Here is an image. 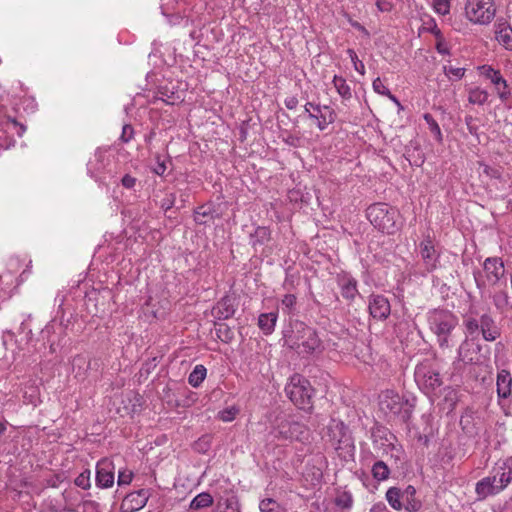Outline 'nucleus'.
<instances>
[{"label":"nucleus","instance_id":"nucleus-1","mask_svg":"<svg viewBox=\"0 0 512 512\" xmlns=\"http://www.w3.org/2000/svg\"><path fill=\"white\" fill-rule=\"evenodd\" d=\"M512 482V456L498 460L488 476L475 485L477 500L483 501L504 491Z\"/></svg>","mask_w":512,"mask_h":512},{"label":"nucleus","instance_id":"nucleus-2","mask_svg":"<svg viewBox=\"0 0 512 512\" xmlns=\"http://www.w3.org/2000/svg\"><path fill=\"white\" fill-rule=\"evenodd\" d=\"M414 378L418 388L431 400L439 395L443 381L433 360L420 362L415 367Z\"/></svg>","mask_w":512,"mask_h":512},{"label":"nucleus","instance_id":"nucleus-3","mask_svg":"<svg viewBox=\"0 0 512 512\" xmlns=\"http://www.w3.org/2000/svg\"><path fill=\"white\" fill-rule=\"evenodd\" d=\"M327 437L330 445L337 455L344 459H350L354 454V444L347 426L338 420H332L327 426Z\"/></svg>","mask_w":512,"mask_h":512},{"label":"nucleus","instance_id":"nucleus-4","mask_svg":"<svg viewBox=\"0 0 512 512\" xmlns=\"http://www.w3.org/2000/svg\"><path fill=\"white\" fill-rule=\"evenodd\" d=\"M430 330L441 347L448 346V338L458 324L457 317L448 310H432L427 315Z\"/></svg>","mask_w":512,"mask_h":512},{"label":"nucleus","instance_id":"nucleus-5","mask_svg":"<svg viewBox=\"0 0 512 512\" xmlns=\"http://www.w3.org/2000/svg\"><path fill=\"white\" fill-rule=\"evenodd\" d=\"M398 216V211L385 203H376L367 209V217L371 224L387 234H394L399 229Z\"/></svg>","mask_w":512,"mask_h":512},{"label":"nucleus","instance_id":"nucleus-6","mask_svg":"<svg viewBox=\"0 0 512 512\" xmlns=\"http://www.w3.org/2000/svg\"><path fill=\"white\" fill-rule=\"evenodd\" d=\"M287 397L300 409H307L311 404L312 387L300 374H293L285 386Z\"/></svg>","mask_w":512,"mask_h":512},{"label":"nucleus","instance_id":"nucleus-7","mask_svg":"<svg viewBox=\"0 0 512 512\" xmlns=\"http://www.w3.org/2000/svg\"><path fill=\"white\" fill-rule=\"evenodd\" d=\"M381 411L387 416H399L406 421L410 417L412 405L393 390H385L379 396Z\"/></svg>","mask_w":512,"mask_h":512},{"label":"nucleus","instance_id":"nucleus-8","mask_svg":"<svg viewBox=\"0 0 512 512\" xmlns=\"http://www.w3.org/2000/svg\"><path fill=\"white\" fill-rule=\"evenodd\" d=\"M465 17L473 24L487 25L496 15L494 0H467L465 3Z\"/></svg>","mask_w":512,"mask_h":512},{"label":"nucleus","instance_id":"nucleus-9","mask_svg":"<svg viewBox=\"0 0 512 512\" xmlns=\"http://www.w3.org/2000/svg\"><path fill=\"white\" fill-rule=\"evenodd\" d=\"M273 433L278 439L290 441H302L308 436V430L305 425L294 421L291 417L286 415L276 418Z\"/></svg>","mask_w":512,"mask_h":512},{"label":"nucleus","instance_id":"nucleus-10","mask_svg":"<svg viewBox=\"0 0 512 512\" xmlns=\"http://www.w3.org/2000/svg\"><path fill=\"white\" fill-rule=\"evenodd\" d=\"M26 128L15 116L0 107V148H9L15 136H22Z\"/></svg>","mask_w":512,"mask_h":512},{"label":"nucleus","instance_id":"nucleus-11","mask_svg":"<svg viewBox=\"0 0 512 512\" xmlns=\"http://www.w3.org/2000/svg\"><path fill=\"white\" fill-rule=\"evenodd\" d=\"M483 270L486 280L480 279V272L474 273L476 285L479 289L486 287V284L496 285L505 275L504 262L500 257H488L483 262Z\"/></svg>","mask_w":512,"mask_h":512},{"label":"nucleus","instance_id":"nucleus-12","mask_svg":"<svg viewBox=\"0 0 512 512\" xmlns=\"http://www.w3.org/2000/svg\"><path fill=\"white\" fill-rule=\"evenodd\" d=\"M479 70L481 75L493 85L500 102L505 105L509 104L512 100V90L501 72L489 65H483L479 67Z\"/></svg>","mask_w":512,"mask_h":512},{"label":"nucleus","instance_id":"nucleus-13","mask_svg":"<svg viewBox=\"0 0 512 512\" xmlns=\"http://www.w3.org/2000/svg\"><path fill=\"white\" fill-rule=\"evenodd\" d=\"M394 440L393 434L385 427L378 426L372 431L373 447L383 454L391 453L392 457L399 458L402 449L401 446L394 444Z\"/></svg>","mask_w":512,"mask_h":512},{"label":"nucleus","instance_id":"nucleus-14","mask_svg":"<svg viewBox=\"0 0 512 512\" xmlns=\"http://www.w3.org/2000/svg\"><path fill=\"white\" fill-rule=\"evenodd\" d=\"M419 255L425 273H431L439 267L440 252L435 248L430 237L419 244Z\"/></svg>","mask_w":512,"mask_h":512},{"label":"nucleus","instance_id":"nucleus-15","mask_svg":"<svg viewBox=\"0 0 512 512\" xmlns=\"http://www.w3.org/2000/svg\"><path fill=\"white\" fill-rule=\"evenodd\" d=\"M301 336L294 343L299 353L312 354L321 350V341L314 329L301 325Z\"/></svg>","mask_w":512,"mask_h":512},{"label":"nucleus","instance_id":"nucleus-16","mask_svg":"<svg viewBox=\"0 0 512 512\" xmlns=\"http://www.w3.org/2000/svg\"><path fill=\"white\" fill-rule=\"evenodd\" d=\"M114 464L111 460L103 458L96 465V485L99 488L107 489L114 484Z\"/></svg>","mask_w":512,"mask_h":512},{"label":"nucleus","instance_id":"nucleus-17","mask_svg":"<svg viewBox=\"0 0 512 512\" xmlns=\"http://www.w3.org/2000/svg\"><path fill=\"white\" fill-rule=\"evenodd\" d=\"M150 497L149 489H140L129 493L121 503L122 512H136L142 509Z\"/></svg>","mask_w":512,"mask_h":512},{"label":"nucleus","instance_id":"nucleus-18","mask_svg":"<svg viewBox=\"0 0 512 512\" xmlns=\"http://www.w3.org/2000/svg\"><path fill=\"white\" fill-rule=\"evenodd\" d=\"M370 315L378 320H385L391 312V307L388 299L379 294H373L369 297L368 304Z\"/></svg>","mask_w":512,"mask_h":512},{"label":"nucleus","instance_id":"nucleus-19","mask_svg":"<svg viewBox=\"0 0 512 512\" xmlns=\"http://www.w3.org/2000/svg\"><path fill=\"white\" fill-rule=\"evenodd\" d=\"M308 117L316 121L318 129L323 131L335 121L336 114L330 106L320 105L315 107V111H312Z\"/></svg>","mask_w":512,"mask_h":512},{"label":"nucleus","instance_id":"nucleus-20","mask_svg":"<svg viewBox=\"0 0 512 512\" xmlns=\"http://www.w3.org/2000/svg\"><path fill=\"white\" fill-rule=\"evenodd\" d=\"M15 272L10 270L0 274V302L11 298L14 290L19 286Z\"/></svg>","mask_w":512,"mask_h":512},{"label":"nucleus","instance_id":"nucleus-21","mask_svg":"<svg viewBox=\"0 0 512 512\" xmlns=\"http://www.w3.org/2000/svg\"><path fill=\"white\" fill-rule=\"evenodd\" d=\"M497 396L499 399H508L512 394V376L509 371L502 369L497 373Z\"/></svg>","mask_w":512,"mask_h":512},{"label":"nucleus","instance_id":"nucleus-22","mask_svg":"<svg viewBox=\"0 0 512 512\" xmlns=\"http://www.w3.org/2000/svg\"><path fill=\"white\" fill-rule=\"evenodd\" d=\"M480 330L486 341H494L500 336L498 327L488 314H483L480 317Z\"/></svg>","mask_w":512,"mask_h":512},{"label":"nucleus","instance_id":"nucleus-23","mask_svg":"<svg viewBox=\"0 0 512 512\" xmlns=\"http://www.w3.org/2000/svg\"><path fill=\"white\" fill-rule=\"evenodd\" d=\"M234 313L235 308L229 297L222 298L212 310V314L218 320L229 319Z\"/></svg>","mask_w":512,"mask_h":512},{"label":"nucleus","instance_id":"nucleus-24","mask_svg":"<svg viewBox=\"0 0 512 512\" xmlns=\"http://www.w3.org/2000/svg\"><path fill=\"white\" fill-rule=\"evenodd\" d=\"M495 34L498 43L512 51V27L507 22H499L496 25Z\"/></svg>","mask_w":512,"mask_h":512},{"label":"nucleus","instance_id":"nucleus-25","mask_svg":"<svg viewBox=\"0 0 512 512\" xmlns=\"http://www.w3.org/2000/svg\"><path fill=\"white\" fill-rule=\"evenodd\" d=\"M342 296L347 300H354L358 294L357 281L351 276H343L339 280Z\"/></svg>","mask_w":512,"mask_h":512},{"label":"nucleus","instance_id":"nucleus-26","mask_svg":"<svg viewBox=\"0 0 512 512\" xmlns=\"http://www.w3.org/2000/svg\"><path fill=\"white\" fill-rule=\"evenodd\" d=\"M467 93H468V102L472 105L482 106L488 102L489 97H490L488 91L479 86L470 87L467 90Z\"/></svg>","mask_w":512,"mask_h":512},{"label":"nucleus","instance_id":"nucleus-27","mask_svg":"<svg viewBox=\"0 0 512 512\" xmlns=\"http://www.w3.org/2000/svg\"><path fill=\"white\" fill-rule=\"evenodd\" d=\"M277 318L276 312L262 313L258 317V326L264 334L269 335L275 329Z\"/></svg>","mask_w":512,"mask_h":512},{"label":"nucleus","instance_id":"nucleus-28","mask_svg":"<svg viewBox=\"0 0 512 512\" xmlns=\"http://www.w3.org/2000/svg\"><path fill=\"white\" fill-rule=\"evenodd\" d=\"M207 369L203 365H196L192 372L189 374L188 383L194 387H199L205 380Z\"/></svg>","mask_w":512,"mask_h":512},{"label":"nucleus","instance_id":"nucleus-29","mask_svg":"<svg viewBox=\"0 0 512 512\" xmlns=\"http://www.w3.org/2000/svg\"><path fill=\"white\" fill-rule=\"evenodd\" d=\"M333 84L336 91L343 99L348 100L352 97L351 88L343 77L335 75L333 78Z\"/></svg>","mask_w":512,"mask_h":512},{"label":"nucleus","instance_id":"nucleus-30","mask_svg":"<svg viewBox=\"0 0 512 512\" xmlns=\"http://www.w3.org/2000/svg\"><path fill=\"white\" fill-rule=\"evenodd\" d=\"M23 398L26 404L33 406H37L41 403L39 389L34 385L25 386Z\"/></svg>","mask_w":512,"mask_h":512},{"label":"nucleus","instance_id":"nucleus-31","mask_svg":"<svg viewBox=\"0 0 512 512\" xmlns=\"http://www.w3.org/2000/svg\"><path fill=\"white\" fill-rule=\"evenodd\" d=\"M372 475L377 481L387 480L390 475V469L387 464L383 461H377L372 466Z\"/></svg>","mask_w":512,"mask_h":512},{"label":"nucleus","instance_id":"nucleus-32","mask_svg":"<svg viewBox=\"0 0 512 512\" xmlns=\"http://www.w3.org/2000/svg\"><path fill=\"white\" fill-rule=\"evenodd\" d=\"M162 14L167 17L168 21L172 25L181 24L184 21V24L187 25L190 21L189 16L181 15L179 12L172 13L169 11V8L165 5L161 6Z\"/></svg>","mask_w":512,"mask_h":512},{"label":"nucleus","instance_id":"nucleus-33","mask_svg":"<svg viewBox=\"0 0 512 512\" xmlns=\"http://www.w3.org/2000/svg\"><path fill=\"white\" fill-rule=\"evenodd\" d=\"M213 503V498L209 493H200L191 501L190 507L192 509H201L209 507Z\"/></svg>","mask_w":512,"mask_h":512},{"label":"nucleus","instance_id":"nucleus-34","mask_svg":"<svg viewBox=\"0 0 512 512\" xmlns=\"http://www.w3.org/2000/svg\"><path fill=\"white\" fill-rule=\"evenodd\" d=\"M400 498L401 493L398 488L392 487L387 490L386 500L388 501L389 505L395 510H400L402 508Z\"/></svg>","mask_w":512,"mask_h":512},{"label":"nucleus","instance_id":"nucleus-35","mask_svg":"<svg viewBox=\"0 0 512 512\" xmlns=\"http://www.w3.org/2000/svg\"><path fill=\"white\" fill-rule=\"evenodd\" d=\"M207 219H212V209L210 206L202 205L194 212V220L198 224H206Z\"/></svg>","mask_w":512,"mask_h":512},{"label":"nucleus","instance_id":"nucleus-36","mask_svg":"<svg viewBox=\"0 0 512 512\" xmlns=\"http://www.w3.org/2000/svg\"><path fill=\"white\" fill-rule=\"evenodd\" d=\"M261 512H286V510L274 499H263L259 504Z\"/></svg>","mask_w":512,"mask_h":512},{"label":"nucleus","instance_id":"nucleus-37","mask_svg":"<svg viewBox=\"0 0 512 512\" xmlns=\"http://www.w3.org/2000/svg\"><path fill=\"white\" fill-rule=\"evenodd\" d=\"M425 122L427 123L430 132L435 137L438 142L442 141V132L440 126L437 121L433 118V116L429 113H425L423 116Z\"/></svg>","mask_w":512,"mask_h":512},{"label":"nucleus","instance_id":"nucleus-38","mask_svg":"<svg viewBox=\"0 0 512 512\" xmlns=\"http://www.w3.org/2000/svg\"><path fill=\"white\" fill-rule=\"evenodd\" d=\"M335 504L341 509H350L353 504V497L350 492L343 491L335 497Z\"/></svg>","mask_w":512,"mask_h":512},{"label":"nucleus","instance_id":"nucleus-39","mask_svg":"<svg viewBox=\"0 0 512 512\" xmlns=\"http://www.w3.org/2000/svg\"><path fill=\"white\" fill-rule=\"evenodd\" d=\"M297 297L294 294H285L281 299V307L284 313L292 314L295 311Z\"/></svg>","mask_w":512,"mask_h":512},{"label":"nucleus","instance_id":"nucleus-40","mask_svg":"<svg viewBox=\"0 0 512 512\" xmlns=\"http://www.w3.org/2000/svg\"><path fill=\"white\" fill-rule=\"evenodd\" d=\"M444 74L450 79V80H460L465 75V68L462 67H453L451 65L447 66L445 65L443 67Z\"/></svg>","mask_w":512,"mask_h":512},{"label":"nucleus","instance_id":"nucleus-41","mask_svg":"<svg viewBox=\"0 0 512 512\" xmlns=\"http://www.w3.org/2000/svg\"><path fill=\"white\" fill-rule=\"evenodd\" d=\"M91 472L89 469L81 472L74 480V483L77 487H80L84 490H87L91 487Z\"/></svg>","mask_w":512,"mask_h":512},{"label":"nucleus","instance_id":"nucleus-42","mask_svg":"<svg viewBox=\"0 0 512 512\" xmlns=\"http://www.w3.org/2000/svg\"><path fill=\"white\" fill-rule=\"evenodd\" d=\"M434 11L439 15H447L450 12V0H433Z\"/></svg>","mask_w":512,"mask_h":512},{"label":"nucleus","instance_id":"nucleus-43","mask_svg":"<svg viewBox=\"0 0 512 512\" xmlns=\"http://www.w3.org/2000/svg\"><path fill=\"white\" fill-rule=\"evenodd\" d=\"M270 232L266 227H257L255 230V234L253 237L256 238V240H253V245L256 244H263L265 241L269 239Z\"/></svg>","mask_w":512,"mask_h":512},{"label":"nucleus","instance_id":"nucleus-44","mask_svg":"<svg viewBox=\"0 0 512 512\" xmlns=\"http://www.w3.org/2000/svg\"><path fill=\"white\" fill-rule=\"evenodd\" d=\"M347 54H348L349 58L351 59V61L353 63L354 69L358 73L363 75L365 73V65H364V63L361 60H359L356 52L353 49H348L347 50Z\"/></svg>","mask_w":512,"mask_h":512},{"label":"nucleus","instance_id":"nucleus-45","mask_svg":"<svg viewBox=\"0 0 512 512\" xmlns=\"http://www.w3.org/2000/svg\"><path fill=\"white\" fill-rule=\"evenodd\" d=\"M238 413V409L235 407H229L219 412L218 417L223 422H231L235 419Z\"/></svg>","mask_w":512,"mask_h":512},{"label":"nucleus","instance_id":"nucleus-46","mask_svg":"<svg viewBox=\"0 0 512 512\" xmlns=\"http://www.w3.org/2000/svg\"><path fill=\"white\" fill-rule=\"evenodd\" d=\"M132 478H133V473L130 470L124 469V470L119 471L117 483L119 486L128 485L131 483Z\"/></svg>","mask_w":512,"mask_h":512},{"label":"nucleus","instance_id":"nucleus-47","mask_svg":"<svg viewBox=\"0 0 512 512\" xmlns=\"http://www.w3.org/2000/svg\"><path fill=\"white\" fill-rule=\"evenodd\" d=\"M155 159H156V164L152 170L155 174H157L159 176H163L167 169L166 161H165V159H162L161 156L158 154L155 156Z\"/></svg>","mask_w":512,"mask_h":512},{"label":"nucleus","instance_id":"nucleus-48","mask_svg":"<svg viewBox=\"0 0 512 512\" xmlns=\"http://www.w3.org/2000/svg\"><path fill=\"white\" fill-rule=\"evenodd\" d=\"M176 196L173 193L167 194L162 200L160 207L164 211L170 210L175 204Z\"/></svg>","mask_w":512,"mask_h":512},{"label":"nucleus","instance_id":"nucleus-49","mask_svg":"<svg viewBox=\"0 0 512 512\" xmlns=\"http://www.w3.org/2000/svg\"><path fill=\"white\" fill-rule=\"evenodd\" d=\"M435 48H436L437 52L442 55L450 54L449 46L443 36L436 39Z\"/></svg>","mask_w":512,"mask_h":512},{"label":"nucleus","instance_id":"nucleus-50","mask_svg":"<svg viewBox=\"0 0 512 512\" xmlns=\"http://www.w3.org/2000/svg\"><path fill=\"white\" fill-rule=\"evenodd\" d=\"M222 512H240L237 499L234 497L227 499L225 501V507Z\"/></svg>","mask_w":512,"mask_h":512},{"label":"nucleus","instance_id":"nucleus-51","mask_svg":"<svg viewBox=\"0 0 512 512\" xmlns=\"http://www.w3.org/2000/svg\"><path fill=\"white\" fill-rule=\"evenodd\" d=\"M465 327L469 334H474L480 329V320L469 318L465 321Z\"/></svg>","mask_w":512,"mask_h":512},{"label":"nucleus","instance_id":"nucleus-52","mask_svg":"<svg viewBox=\"0 0 512 512\" xmlns=\"http://www.w3.org/2000/svg\"><path fill=\"white\" fill-rule=\"evenodd\" d=\"M373 89L376 93L381 95L389 94L390 90L384 85L380 78H376L372 83Z\"/></svg>","mask_w":512,"mask_h":512},{"label":"nucleus","instance_id":"nucleus-53","mask_svg":"<svg viewBox=\"0 0 512 512\" xmlns=\"http://www.w3.org/2000/svg\"><path fill=\"white\" fill-rule=\"evenodd\" d=\"M133 137V128L131 125H124L122 128V133L120 139L127 143L129 142Z\"/></svg>","mask_w":512,"mask_h":512},{"label":"nucleus","instance_id":"nucleus-54","mask_svg":"<svg viewBox=\"0 0 512 512\" xmlns=\"http://www.w3.org/2000/svg\"><path fill=\"white\" fill-rule=\"evenodd\" d=\"M82 512H100L99 505L94 501H85L81 505Z\"/></svg>","mask_w":512,"mask_h":512},{"label":"nucleus","instance_id":"nucleus-55","mask_svg":"<svg viewBox=\"0 0 512 512\" xmlns=\"http://www.w3.org/2000/svg\"><path fill=\"white\" fill-rule=\"evenodd\" d=\"M229 334L230 331L226 325H220V327L217 329V335L222 341L228 342L231 339Z\"/></svg>","mask_w":512,"mask_h":512},{"label":"nucleus","instance_id":"nucleus-56","mask_svg":"<svg viewBox=\"0 0 512 512\" xmlns=\"http://www.w3.org/2000/svg\"><path fill=\"white\" fill-rule=\"evenodd\" d=\"M136 181H137L136 178L129 174L124 175L121 180L122 185L127 189L133 188L136 184Z\"/></svg>","mask_w":512,"mask_h":512},{"label":"nucleus","instance_id":"nucleus-57","mask_svg":"<svg viewBox=\"0 0 512 512\" xmlns=\"http://www.w3.org/2000/svg\"><path fill=\"white\" fill-rule=\"evenodd\" d=\"M376 7L380 12H389L392 9V4L386 0H376Z\"/></svg>","mask_w":512,"mask_h":512},{"label":"nucleus","instance_id":"nucleus-58","mask_svg":"<svg viewBox=\"0 0 512 512\" xmlns=\"http://www.w3.org/2000/svg\"><path fill=\"white\" fill-rule=\"evenodd\" d=\"M426 24L429 25L427 29L436 37V39L442 37L441 31L433 19H430Z\"/></svg>","mask_w":512,"mask_h":512},{"label":"nucleus","instance_id":"nucleus-59","mask_svg":"<svg viewBox=\"0 0 512 512\" xmlns=\"http://www.w3.org/2000/svg\"><path fill=\"white\" fill-rule=\"evenodd\" d=\"M466 346H467V344H466V343H464V344H462V345L459 347L458 355H459V358H460L463 362L469 363V362H472V361H473V358H472V357H468V356L465 354Z\"/></svg>","mask_w":512,"mask_h":512},{"label":"nucleus","instance_id":"nucleus-60","mask_svg":"<svg viewBox=\"0 0 512 512\" xmlns=\"http://www.w3.org/2000/svg\"><path fill=\"white\" fill-rule=\"evenodd\" d=\"M349 23L353 28L357 29L358 31L363 33L365 36L369 37L370 34H369L368 30L363 25H361L359 22L350 19Z\"/></svg>","mask_w":512,"mask_h":512},{"label":"nucleus","instance_id":"nucleus-61","mask_svg":"<svg viewBox=\"0 0 512 512\" xmlns=\"http://www.w3.org/2000/svg\"><path fill=\"white\" fill-rule=\"evenodd\" d=\"M284 103H285V106H286L287 109L293 110V109H295L297 107L298 100H297L296 97L291 96V97L286 98Z\"/></svg>","mask_w":512,"mask_h":512},{"label":"nucleus","instance_id":"nucleus-62","mask_svg":"<svg viewBox=\"0 0 512 512\" xmlns=\"http://www.w3.org/2000/svg\"><path fill=\"white\" fill-rule=\"evenodd\" d=\"M13 339H14V335L12 332L10 331H7V332H4L3 333V336H2V342H3V345L5 346V348L8 350V345L9 343H12L13 342Z\"/></svg>","mask_w":512,"mask_h":512},{"label":"nucleus","instance_id":"nucleus-63","mask_svg":"<svg viewBox=\"0 0 512 512\" xmlns=\"http://www.w3.org/2000/svg\"><path fill=\"white\" fill-rule=\"evenodd\" d=\"M319 104H315L313 102H307L304 106L305 113L309 115L312 111H315V107H319Z\"/></svg>","mask_w":512,"mask_h":512},{"label":"nucleus","instance_id":"nucleus-64","mask_svg":"<svg viewBox=\"0 0 512 512\" xmlns=\"http://www.w3.org/2000/svg\"><path fill=\"white\" fill-rule=\"evenodd\" d=\"M484 173L490 177H497V171H495L494 169H492L489 166L484 167Z\"/></svg>","mask_w":512,"mask_h":512}]
</instances>
